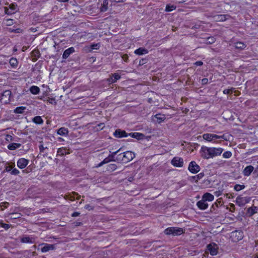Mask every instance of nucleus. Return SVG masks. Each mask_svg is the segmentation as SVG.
I'll use <instances>...</instances> for the list:
<instances>
[{"label":"nucleus","mask_w":258,"mask_h":258,"mask_svg":"<svg viewBox=\"0 0 258 258\" xmlns=\"http://www.w3.org/2000/svg\"><path fill=\"white\" fill-rule=\"evenodd\" d=\"M223 151V149L221 148H213L202 146L200 153L202 158L208 159L221 155Z\"/></svg>","instance_id":"nucleus-1"},{"label":"nucleus","mask_w":258,"mask_h":258,"mask_svg":"<svg viewBox=\"0 0 258 258\" xmlns=\"http://www.w3.org/2000/svg\"><path fill=\"white\" fill-rule=\"evenodd\" d=\"M183 233H184L183 229L178 227H169L164 230V233L166 235H180Z\"/></svg>","instance_id":"nucleus-2"},{"label":"nucleus","mask_w":258,"mask_h":258,"mask_svg":"<svg viewBox=\"0 0 258 258\" xmlns=\"http://www.w3.org/2000/svg\"><path fill=\"white\" fill-rule=\"evenodd\" d=\"M231 238L234 241H238L243 237V233L241 230H235L231 233Z\"/></svg>","instance_id":"nucleus-3"},{"label":"nucleus","mask_w":258,"mask_h":258,"mask_svg":"<svg viewBox=\"0 0 258 258\" xmlns=\"http://www.w3.org/2000/svg\"><path fill=\"white\" fill-rule=\"evenodd\" d=\"M40 245L42 246L41 248V250L42 252H47L50 250H53L56 249V244H48V243H42Z\"/></svg>","instance_id":"nucleus-4"},{"label":"nucleus","mask_w":258,"mask_h":258,"mask_svg":"<svg viewBox=\"0 0 258 258\" xmlns=\"http://www.w3.org/2000/svg\"><path fill=\"white\" fill-rule=\"evenodd\" d=\"M188 169L192 173L195 174L200 171V167L195 161H192L189 163Z\"/></svg>","instance_id":"nucleus-5"},{"label":"nucleus","mask_w":258,"mask_h":258,"mask_svg":"<svg viewBox=\"0 0 258 258\" xmlns=\"http://www.w3.org/2000/svg\"><path fill=\"white\" fill-rule=\"evenodd\" d=\"M171 163L174 167H181L183 166V160L181 157H175L172 159Z\"/></svg>","instance_id":"nucleus-6"},{"label":"nucleus","mask_w":258,"mask_h":258,"mask_svg":"<svg viewBox=\"0 0 258 258\" xmlns=\"http://www.w3.org/2000/svg\"><path fill=\"white\" fill-rule=\"evenodd\" d=\"M123 157H124V163H127L135 157V154L134 153L131 151H127L123 152Z\"/></svg>","instance_id":"nucleus-7"},{"label":"nucleus","mask_w":258,"mask_h":258,"mask_svg":"<svg viewBox=\"0 0 258 258\" xmlns=\"http://www.w3.org/2000/svg\"><path fill=\"white\" fill-rule=\"evenodd\" d=\"M113 135L115 138H117L128 137V134L125 131L120 129L116 130L113 133Z\"/></svg>","instance_id":"nucleus-8"},{"label":"nucleus","mask_w":258,"mask_h":258,"mask_svg":"<svg viewBox=\"0 0 258 258\" xmlns=\"http://www.w3.org/2000/svg\"><path fill=\"white\" fill-rule=\"evenodd\" d=\"M11 91L9 90H5L3 92L2 95V100L5 99V103H9L10 101V97L11 96Z\"/></svg>","instance_id":"nucleus-9"},{"label":"nucleus","mask_w":258,"mask_h":258,"mask_svg":"<svg viewBox=\"0 0 258 258\" xmlns=\"http://www.w3.org/2000/svg\"><path fill=\"white\" fill-rule=\"evenodd\" d=\"M121 77L117 73L112 74L110 77L107 80L109 84H113L120 79Z\"/></svg>","instance_id":"nucleus-10"},{"label":"nucleus","mask_w":258,"mask_h":258,"mask_svg":"<svg viewBox=\"0 0 258 258\" xmlns=\"http://www.w3.org/2000/svg\"><path fill=\"white\" fill-rule=\"evenodd\" d=\"M75 52V50L74 47H71L64 51L62 57L63 59H66L70 56L71 54Z\"/></svg>","instance_id":"nucleus-11"},{"label":"nucleus","mask_w":258,"mask_h":258,"mask_svg":"<svg viewBox=\"0 0 258 258\" xmlns=\"http://www.w3.org/2000/svg\"><path fill=\"white\" fill-rule=\"evenodd\" d=\"M29 163V160L25 158H22L18 160L17 162V166L21 169H23L26 167Z\"/></svg>","instance_id":"nucleus-12"},{"label":"nucleus","mask_w":258,"mask_h":258,"mask_svg":"<svg viewBox=\"0 0 258 258\" xmlns=\"http://www.w3.org/2000/svg\"><path fill=\"white\" fill-rule=\"evenodd\" d=\"M235 202L239 206H244L246 203H248V201L246 198H243L240 196L237 197Z\"/></svg>","instance_id":"nucleus-13"},{"label":"nucleus","mask_w":258,"mask_h":258,"mask_svg":"<svg viewBox=\"0 0 258 258\" xmlns=\"http://www.w3.org/2000/svg\"><path fill=\"white\" fill-rule=\"evenodd\" d=\"M229 17V15H217L214 17V19L217 22H223Z\"/></svg>","instance_id":"nucleus-14"},{"label":"nucleus","mask_w":258,"mask_h":258,"mask_svg":"<svg viewBox=\"0 0 258 258\" xmlns=\"http://www.w3.org/2000/svg\"><path fill=\"white\" fill-rule=\"evenodd\" d=\"M197 205L198 207L200 210H206L208 207V203L202 199L201 200H200L197 202Z\"/></svg>","instance_id":"nucleus-15"},{"label":"nucleus","mask_w":258,"mask_h":258,"mask_svg":"<svg viewBox=\"0 0 258 258\" xmlns=\"http://www.w3.org/2000/svg\"><path fill=\"white\" fill-rule=\"evenodd\" d=\"M214 246L211 243L207 245L208 249L209 250L210 253L212 255H215L217 253V245L216 244H214Z\"/></svg>","instance_id":"nucleus-16"},{"label":"nucleus","mask_w":258,"mask_h":258,"mask_svg":"<svg viewBox=\"0 0 258 258\" xmlns=\"http://www.w3.org/2000/svg\"><path fill=\"white\" fill-rule=\"evenodd\" d=\"M128 136H130L133 138L141 140L144 139L145 136L144 134L140 133H131L128 134Z\"/></svg>","instance_id":"nucleus-17"},{"label":"nucleus","mask_w":258,"mask_h":258,"mask_svg":"<svg viewBox=\"0 0 258 258\" xmlns=\"http://www.w3.org/2000/svg\"><path fill=\"white\" fill-rule=\"evenodd\" d=\"M254 168L251 165L246 166L243 171V173L244 176H248L250 175L251 172L253 171Z\"/></svg>","instance_id":"nucleus-18"},{"label":"nucleus","mask_w":258,"mask_h":258,"mask_svg":"<svg viewBox=\"0 0 258 258\" xmlns=\"http://www.w3.org/2000/svg\"><path fill=\"white\" fill-rule=\"evenodd\" d=\"M202 199L205 200L206 202L207 201L208 202H211L214 200V197L213 195H212L210 193L206 192L205 194L203 195L202 196Z\"/></svg>","instance_id":"nucleus-19"},{"label":"nucleus","mask_w":258,"mask_h":258,"mask_svg":"<svg viewBox=\"0 0 258 258\" xmlns=\"http://www.w3.org/2000/svg\"><path fill=\"white\" fill-rule=\"evenodd\" d=\"M233 46L236 49L242 50L246 47V45L242 42L238 41L233 43Z\"/></svg>","instance_id":"nucleus-20"},{"label":"nucleus","mask_w":258,"mask_h":258,"mask_svg":"<svg viewBox=\"0 0 258 258\" xmlns=\"http://www.w3.org/2000/svg\"><path fill=\"white\" fill-rule=\"evenodd\" d=\"M148 50L144 47H140L135 51V53L137 55L146 54L148 53Z\"/></svg>","instance_id":"nucleus-21"},{"label":"nucleus","mask_w":258,"mask_h":258,"mask_svg":"<svg viewBox=\"0 0 258 258\" xmlns=\"http://www.w3.org/2000/svg\"><path fill=\"white\" fill-rule=\"evenodd\" d=\"M57 133L61 136H68L69 131L68 128L62 127L57 130Z\"/></svg>","instance_id":"nucleus-22"},{"label":"nucleus","mask_w":258,"mask_h":258,"mask_svg":"<svg viewBox=\"0 0 258 258\" xmlns=\"http://www.w3.org/2000/svg\"><path fill=\"white\" fill-rule=\"evenodd\" d=\"M32 56L34 58H33V61H36L40 56V52L38 49H34L31 52Z\"/></svg>","instance_id":"nucleus-23"},{"label":"nucleus","mask_w":258,"mask_h":258,"mask_svg":"<svg viewBox=\"0 0 258 258\" xmlns=\"http://www.w3.org/2000/svg\"><path fill=\"white\" fill-rule=\"evenodd\" d=\"M108 0H104L103 3L100 8V12H105L108 9Z\"/></svg>","instance_id":"nucleus-24"},{"label":"nucleus","mask_w":258,"mask_h":258,"mask_svg":"<svg viewBox=\"0 0 258 258\" xmlns=\"http://www.w3.org/2000/svg\"><path fill=\"white\" fill-rule=\"evenodd\" d=\"M21 146V144L19 143H11L8 146V148L10 150H14Z\"/></svg>","instance_id":"nucleus-25"},{"label":"nucleus","mask_w":258,"mask_h":258,"mask_svg":"<svg viewBox=\"0 0 258 258\" xmlns=\"http://www.w3.org/2000/svg\"><path fill=\"white\" fill-rule=\"evenodd\" d=\"M57 153V156H64L69 154V152H67V149L63 147L58 149Z\"/></svg>","instance_id":"nucleus-26"},{"label":"nucleus","mask_w":258,"mask_h":258,"mask_svg":"<svg viewBox=\"0 0 258 258\" xmlns=\"http://www.w3.org/2000/svg\"><path fill=\"white\" fill-rule=\"evenodd\" d=\"M120 149H119L117 151L111 153L108 156L107 158H108V159L110 160V162H111V161L115 162V156L120 151Z\"/></svg>","instance_id":"nucleus-27"},{"label":"nucleus","mask_w":258,"mask_h":258,"mask_svg":"<svg viewBox=\"0 0 258 258\" xmlns=\"http://www.w3.org/2000/svg\"><path fill=\"white\" fill-rule=\"evenodd\" d=\"M123 153H120L119 154H117L116 155V156H115V162H117L118 163H120V162H122V163H124V157H123Z\"/></svg>","instance_id":"nucleus-28"},{"label":"nucleus","mask_w":258,"mask_h":258,"mask_svg":"<svg viewBox=\"0 0 258 258\" xmlns=\"http://www.w3.org/2000/svg\"><path fill=\"white\" fill-rule=\"evenodd\" d=\"M30 92L34 95L38 94L40 92V89L36 86H32L30 88Z\"/></svg>","instance_id":"nucleus-29"},{"label":"nucleus","mask_w":258,"mask_h":258,"mask_svg":"<svg viewBox=\"0 0 258 258\" xmlns=\"http://www.w3.org/2000/svg\"><path fill=\"white\" fill-rule=\"evenodd\" d=\"M33 122L38 124H41L43 123V120L40 116H36L32 119Z\"/></svg>","instance_id":"nucleus-30"},{"label":"nucleus","mask_w":258,"mask_h":258,"mask_svg":"<svg viewBox=\"0 0 258 258\" xmlns=\"http://www.w3.org/2000/svg\"><path fill=\"white\" fill-rule=\"evenodd\" d=\"M212 137L213 138V142H215L216 140L218 139H224L225 141H227V139L226 138L224 135L222 136H218L215 134H212Z\"/></svg>","instance_id":"nucleus-31"},{"label":"nucleus","mask_w":258,"mask_h":258,"mask_svg":"<svg viewBox=\"0 0 258 258\" xmlns=\"http://www.w3.org/2000/svg\"><path fill=\"white\" fill-rule=\"evenodd\" d=\"M257 210V208L256 207H251L248 208L247 211L249 216H251L253 215L255 213H256Z\"/></svg>","instance_id":"nucleus-32"},{"label":"nucleus","mask_w":258,"mask_h":258,"mask_svg":"<svg viewBox=\"0 0 258 258\" xmlns=\"http://www.w3.org/2000/svg\"><path fill=\"white\" fill-rule=\"evenodd\" d=\"M155 117L157 118V121L158 123H161V122L163 121L166 118L164 114H157L155 116Z\"/></svg>","instance_id":"nucleus-33"},{"label":"nucleus","mask_w":258,"mask_h":258,"mask_svg":"<svg viewBox=\"0 0 258 258\" xmlns=\"http://www.w3.org/2000/svg\"><path fill=\"white\" fill-rule=\"evenodd\" d=\"M26 109V107L20 106L16 108L14 110V112L15 113H23Z\"/></svg>","instance_id":"nucleus-34"},{"label":"nucleus","mask_w":258,"mask_h":258,"mask_svg":"<svg viewBox=\"0 0 258 258\" xmlns=\"http://www.w3.org/2000/svg\"><path fill=\"white\" fill-rule=\"evenodd\" d=\"M203 138L204 140L208 142H213V138L212 137V134H204L203 135Z\"/></svg>","instance_id":"nucleus-35"},{"label":"nucleus","mask_w":258,"mask_h":258,"mask_svg":"<svg viewBox=\"0 0 258 258\" xmlns=\"http://www.w3.org/2000/svg\"><path fill=\"white\" fill-rule=\"evenodd\" d=\"M176 7L173 5L167 4L165 8V11L169 12L175 10Z\"/></svg>","instance_id":"nucleus-36"},{"label":"nucleus","mask_w":258,"mask_h":258,"mask_svg":"<svg viewBox=\"0 0 258 258\" xmlns=\"http://www.w3.org/2000/svg\"><path fill=\"white\" fill-rule=\"evenodd\" d=\"M21 241L23 243H32L33 242L32 240V239L30 238L29 236H25L22 237L21 239Z\"/></svg>","instance_id":"nucleus-37"},{"label":"nucleus","mask_w":258,"mask_h":258,"mask_svg":"<svg viewBox=\"0 0 258 258\" xmlns=\"http://www.w3.org/2000/svg\"><path fill=\"white\" fill-rule=\"evenodd\" d=\"M117 166L115 164H110L107 166V170L110 172H112L116 170Z\"/></svg>","instance_id":"nucleus-38"},{"label":"nucleus","mask_w":258,"mask_h":258,"mask_svg":"<svg viewBox=\"0 0 258 258\" xmlns=\"http://www.w3.org/2000/svg\"><path fill=\"white\" fill-rule=\"evenodd\" d=\"M9 63L12 67H16L18 65L17 59L14 57H12L10 59Z\"/></svg>","instance_id":"nucleus-39"},{"label":"nucleus","mask_w":258,"mask_h":258,"mask_svg":"<svg viewBox=\"0 0 258 258\" xmlns=\"http://www.w3.org/2000/svg\"><path fill=\"white\" fill-rule=\"evenodd\" d=\"M204 176V173H200L196 176H192V178L194 179L196 181V182H198V180L203 178Z\"/></svg>","instance_id":"nucleus-40"},{"label":"nucleus","mask_w":258,"mask_h":258,"mask_svg":"<svg viewBox=\"0 0 258 258\" xmlns=\"http://www.w3.org/2000/svg\"><path fill=\"white\" fill-rule=\"evenodd\" d=\"M245 188V185H240V184H236L234 185V189L236 190V191H240V190H242L243 189H244Z\"/></svg>","instance_id":"nucleus-41"},{"label":"nucleus","mask_w":258,"mask_h":258,"mask_svg":"<svg viewBox=\"0 0 258 258\" xmlns=\"http://www.w3.org/2000/svg\"><path fill=\"white\" fill-rule=\"evenodd\" d=\"M216 41V39L214 37H209L207 38L206 40V43L207 44H213Z\"/></svg>","instance_id":"nucleus-42"},{"label":"nucleus","mask_w":258,"mask_h":258,"mask_svg":"<svg viewBox=\"0 0 258 258\" xmlns=\"http://www.w3.org/2000/svg\"><path fill=\"white\" fill-rule=\"evenodd\" d=\"M10 215H11V219H16L20 218L21 217V215L19 213H11L10 214Z\"/></svg>","instance_id":"nucleus-43"},{"label":"nucleus","mask_w":258,"mask_h":258,"mask_svg":"<svg viewBox=\"0 0 258 258\" xmlns=\"http://www.w3.org/2000/svg\"><path fill=\"white\" fill-rule=\"evenodd\" d=\"M231 156L232 153L229 151H226L223 154V157L224 158H229L231 157Z\"/></svg>","instance_id":"nucleus-44"},{"label":"nucleus","mask_w":258,"mask_h":258,"mask_svg":"<svg viewBox=\"0 0 258 258\" xmlns=\"http://www.w3.org/2000/svg\"><path fill=\"white\" fill-rule=\"evenodd\" d=\"M100 46V43H93L91 45L90 48L91 50L98 49Z\"/></svg>","instance_id":"nucleus-45"},{"label":"nucleus","mask_w":258,"mask_h":258,"mask_svg":"<svg viewBox=\"0 0 258 258\" xmlns=\"http://www.w3.org/2000/svg\"><path fill=\"white\" fill-rule=\"evenodd\" d=\"M22 31H23V30H22L20 28H17V29H11V32H14V33H22Z\"/></svg>","instance_id":"nucleus-46"},{"label":"nucleus","mask_w":258,"mask_h":258,"mask_svg":"<svg viewBox=\"0 0 258 258\" xmlns=\"http://www.w3.org/2000/svg\"><path fill=\"white\" fill-rule=\"evenodd\" d=\"M4 9H5V14H6L7 15H10L14 13V12H12V11H10L9 9L7 7H5Z\"/></svg>","instance_id":"nucleus-47"},{"label":"nucleus","mask_w":258,"mask_h":258,"mask_svg":"<svg viewBox=\"0 0 258 258\" xmlns=\"http://www.w3.org/2000/svg\"><path fill=\"white\" fill-rule=\"evenodd\" d=\"M233 88H231L230 89H225L223 91V93L225 94H228L230 93H232L233 92Z\"/></svg>","instance_id":"nucleus-48"},{"label":"nucleus","mask_w":258,"mask_h":258,"mask_svg":"<svg viewBox=\"0 0 258 258\" xmlns=\"http://www.w3.org/2000/svg\"><path fill=\"white\" fill-rule=\"evenodd\" d=\"M1 226L6 230H7L11 227V225L6 223H1Z\"/></svg>","instance_id":"nucleus-49"},{"label":"nucleus","mask_w":258,"mask_h":258,"mask_svg":"<svg viewBox=\"0 0 258 258\" xmlns=\"http://www.w3.org/2000/svg\"><path fill=\"white\" fill-rule=\"evenodd\" d=\"M10 9L11 10V11H15L17 8V5L14 4H12L9 6Z\"/></svg>","instance_id":"nucleus-50"},{"label":"nucleus","mask_w":258,"mask_h":258,"mask_svg":"<svg viewBox=\"0 0 258 258\" xmlns=\"http://www.w3.org/2000/svg\"><path fill=\"white\" fill-rule=\"evenodd\" d=\"M11 173L12 175H18L19 173V171L17 169L15 168L12 170Z\"/></svg>","instance_id":"nucleus-51"},{"label":"nucleus","mask_w":258,"mask_h":258,"mask_svg":"<svg viewBox=\"0 0 258 258\" xmlns=\"http://www.w3.org/2000/svg\"><path fill=\"white\" fill-rule=\"evenodd\" d=\"M85 209L88 210H92L94 209V207L91 206L90 204L86 205L84 207Z\"/></svg>","instance_id":"nucleus-52"},{"label":"nucleus","mask_w":258,"mask_h":258,"mask_svg":"<svg viewBox=\"0 0 258 258\" xmlns=\"http://www.w3.org/2000/svg\"><path fill=\"white\" fill-rule=\"evenodd\" d=\"M147 61V59H146V58H143L142 59H141L140 60V62H139V65L140 66H142L144 64L146 63Z\"/></svg>","instance_id":"nucleus-53"},{"label":"nucleus","mask_w":258,"mask_h":258,"mask_svg":"<svg viewBox=\"0 0 258 258\" xmlns=\"http://www.w3.org/2000/svg\"><path fill=\"white\" fill-rule=\"evenodd\" d=\"M39 150H40V153H42V152H43L44 150L45 149H47V147H44L43 145L42 144H40L39 146Z\"/></svg>","instance_id":"nucleus-54"},{"label":"nucleus","mask_w":258,"mask_h":258,"mask_svg":"<svg viewBox=\"0 0 258 258\" xmlns=\"http://www.w3.org/2000/svg\"><path fill=\"white\" fill-rule=\"evenodd\" d=\"M201 83L203 85H206L208 83V79L207 78H204L202 80Z\"/></svg>","instance_id":"nucleus-55"},{"label":"nucleus","mask_w":258,"mask_h":258,"mask_svg":"<svg viewBox=\"0 0 258 258\" xmlns=\"http://www.w3.org/2000/svg\"><path fill=\"white\" fill-rule=\"evenodd\" d=\"M122 58L123 59V60L125 62H127L128 61V56L127 54H123L122 56Z\"/></svg>","instance_id":"nucleus-56"},{"label":"nucleus","mask_w":258,"mask_h":258,"mask_svg":"<svg viewBox=\"0 0 258 258\" xmlns=\"http://www.w3.org/2000/svg\"><path fill=\"white\" fill-rule=\"evenodd\" d=\"M197 66H202L203 64V62L202 61H197L194 63Z\"/></svg>","instance_id":"nucleus-57"},{"label":"nucleus","mask_w":258,"mask_h":258,"mask_svg":"<svg viewBox=\"0 0 258 258\" xmlns=\"http://www.w3.org/2000/svg\"><path fill=\"white\" fill-rule=\"evenodd\" d=\"M80 213L78 212H74V213L72 214V217H77V216H80Z\"/></svg>","instance_id":"nucleus-58"},{"label":"nucleus","mask_w":258,"mask_h":258,"mask_svg":"<svg viewBox=\"0 0 258 258\" xmlns=\"http://www.w3.org/2000/svg\"><path fill=\"white\" fill-rule=\"evenodd\" d=\"M214 194L217 197H219L221 195L222 191L220 190L216 191L214 192Z\"/></svg>","instance_id":"nucleus-59"},{"label":"nucleus","mask_w":258,"mask_h":258,"mask_svg":"<svg viewBox=\"0 0 258 258\" xmlns=\"http://www.w3.org/2000/svg\"><path fill=\"white\" fill-rule=\"evenodd\" d=\"M103 163L105 164H106V163H108L109 162H110V160L108 159V158L107 157L105 158L103 160Z\"/></svg>","instance_id":"nucleus-60"},{"label":"nucleus","mask_w":258,"mask_h":258,"mask_svg":"<svg viewBox=\"0 0 258 258\" xmlns=\"http://www.w3.org/2000/svg\"><path fill=\"white\" fill-rule=\"evenodd\" d=\"M73 194H74V196H77L76 198H75V197H74V200H75V199L76 200H79L80 198V197H81L80 196H79L78 194H77L76 192H74Z\"/></svg>","instance_id":"nucleus-61"},{"label":"nucleus","mask_w":258,"mask_h":258,"mask_svg":"<svg viewBox=\"0 0 258 258\" xmlns=\"http://www.w3.org/2000/svg\"><path fill=\"white\" fill-rule=\"evenodd\" d=\"M12 169V167L11 166H7L6 167V169H5V170L7 171V172H9Z\"/></svg>","instance_id":"nucleus-62"},{"label":"nucleus","mask_w":258,"mask_h":258,"mask_svg":"<svg viewBox=\"0 0 258 258\" xmlns=\"http://www.w3.org/2000/svg\"><path fill=\"white\" fill-rule=\"evenodd\" d=\"M1 204H3V206H4L5 208L8 207V206L9 205V204L8 203H7V202L2 203Z\"/></svg>","instance_id":"nucleus-63"},{"label":"nucleus","mask_w":258,"mask_h":258,"mask_svg":"<svg viewBox=\"0 0 258 258\" xmlns=\"http://www.w3.org/2000/svg\"><path fill=\"white\" fill-rule=\"evenodd\" d=\"M104 163H103V161L101 162L100 163H99L97 166L96 167H99L102 166L103 165H104Z\"/></svg>","instance_id":"nucleus-64"}]
</instances>
